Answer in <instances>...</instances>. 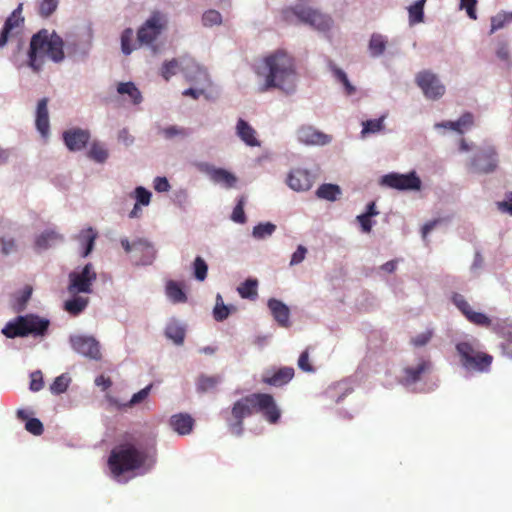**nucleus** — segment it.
Instances as JSON below:
<instances>
[{
  "instance_id": "nucleus-1",
  "label": "nucleus",
  "mask_w": 512,
  "mask_h": 512,
  "mask_svg": "<svg viewBox=\"0 0 512 512\" xmlns=\"http://www.w3.org/2000/svg\"><path fill=\"white\" fill-rule=\"evenodd\" d=\"M263 66L257 71L259 76L265 77V83L260 87V92L271 88H278L285 92H291L295 88V67L290 55L283 51H276L263 60Z\"/></svg>"
},
{
  "instance_id": "nucleus-2",
  "label": "nucleus",
  "mask_w": 512,
  "mask_h": 512,
  "mask_svg": "<svg viewBox=\"0 0 512 512\" xmlns=\"http://www.w3.org/2000/svg\"><path fill=\"white\" fill-rule=\"evenodd\" d=\"M283 22L289 25L303 24L318 31H328L332 27V19L310 4V0H298L291 6L280 11Z\"/></svg>"
},
{
  "instance_id": "nucleus-3",
  "label": "nucleus",
  "mask_w": 512,
  "mask_h": 512,
  "mask_svg": "<svg viewBox=\"0 0 512 512\" xmlns=\"http://www.w3.org/2000/svg\"><path fill=\"white\" fill-rule=\"evenodd\" d=\"M64 42L55 32L49 33L42 29L32 36L29 49V65L38 71L42 65V58L47 56L54 62L64 59Z\"/></svg>"
},
{
  "instance_id": "nucleus-4",
  "label": "nucleus",
  "mask_w": 512,
  "mask_h": 512,
  "mask_svg": "<svg viewBox=\"0 0 512 512\" xmlns=\"http://www.w3.org/2000/svg\"><path fill=\"white\" fill-rule=\"evenodd\" d=\"M146 451L138 449L131 443H123L115 446L109 455L108 466L115 478L126 472H131L143 467L147 461Z\"/></svg>"
},
{
  "instance_id": "nucleus-5",
  "label": "nucleus",
  "mask_w": 512,
  "mask_h": 512,
  "mask_svg": "<svg viewBox=\"0 0 512 512\" xmlns=\"http://www.w3.org/2000/svg\"><path fill=\"white\" fill-rule=\"evenodd\" d=\"M461 366L470 373H487L491 369L493 356L482 351L476 341H461L456 344Z\"/></svg>"
},
{
  "instance_id": "nucleus-6",
  "label": "nucleus",
  "mask_w": 512,
  "mask_h": 512,
  "mask_svg": "<svg viewBox=\"0 0 512 512\" xmlns=\"http://www.w3.org/2000/svg\"><path fill=\"white\" fill-rule=\"evenodd\" d=\"M50 322L35 314L17 316L9 321L2 329L3 335L13 339L16 337H43L49 328Z\"/></svg>"
},
{
  "instance_id": "nucleus-7",
  "label": "nucleus",
  "mask_w": 512,
  "mask_h": 512,
  "mask_svg": "<svg viewBox=\"0 0 512 512\" xmlns=\"http://www.w3.org/2000/svg\"><path fill=\"white\" fill-rule=\"evenodd\" d=\"M167 15L161 11H152L148 19L137 31V42L140 45H150L167 29Z\"/></svg>"
},
{
  "instance_id": "nucleus-8",
  "label": "nucleus",
  "mask_w": 512,
  "mask_h": 512,
  "mask_svg": "<svg viewBox=\"0 0 512 512\" xmlns=\"http://www.w3.org/2000/svg\"><path fill=\"white\" fill-rule=\"evenodd\" d=\"M69 285L67 290L72 295L78 293L90 294L92 285L97 279V274L91 263L86 264L80 272L73 271L69 274Z\"/></svg>"
},
{
  "instance_id": "nucleus-9",
  "label": "nucleus",
  "mask_w": 512,
  "mask_h": 512,
  "mask_svg": "<svg viewBox=\"0 0 512 512\" xmlns=\"http://www.w3.org/2000/svg\"><path fill=\"white\" fill-rule=\"evenodd\" d=\"M252 399L254 413H261L264 419L271 424H276L279 421L281 411L271 394L252 393Z\"/></svg>"
},
{
  "instance_id": "nucleus-10",
  "label": "nucleus",
  "mask_w": 512,
  "mask_h": 512,
  "mask_svg": "<svg viewBox=\"0 0 512 512\" xmlns=\"http://www.w3.org/2000/svg\"><path fill=\"white\" fill-rule=\"evenodd\" d=\"M252 400V394H250L237 400L233 404L231 409L233 422L228 424L232 434L236 436H240L242 434L244 418L251 416L254 413Z\"/></svg>"
},
{
  "instance_id": "nucleus-11",
  "label": "nucleus",
  "mask_w": 512,
  "mask_h": 512,
  "mask_svg": "<svg viewBox=\"0 0 512 512\" xmlns=\"http://www.w3.org/2000/svg\"><path fill=\"white\" fill-rule=\"evenodd\" d=\"M380 185L396 190H419L421 180L415 171L408 174L389 173L381 177Z\"/></svg>"
},
{
  "instance_id": "nucleus-12",
  "label": "nucleus",
  "mask_w": 512,
  "mask_h": 512,
  "mask_svg": "<svg viewBox=\"0 0 512 512\" xmlns=\"http://www.w3.org/2000/svg\"><path fill=\"white\" fill-rule=\"evenodd\" d=\"M415 82L428 99H439L445 93V86L440 82L437 75L429 70L417 73Z\"/></svg>"
},
{
  "instance_id": "nucleus-13",
  "label": "nucleus",
  "mask_w": 512,
  "mask_h": 512,
  "mask_svg": "<svg viewBox=\"0 0 512 512\" xmlns=\"http://www.w3.org/2000/svg\"><path fill=\"white\" fill-rule=\"evenodd\" d=\"M497 163V154L494 149L490 148L474 155L470 163V169L473 173L488 174L495 171Z\"/></svg>"
},
{
  "instance_id": "nucleus-14",
  "label": "nucleus",
  "mask_w": 512,
  "mask_h": 512,
  "mask_svg": "<svg viewBox=\"0 0 512 512\" xmlns=\"http://www.w3.org/2000/svg\"><path fill=\"white\" fill-rule=\"evenodd\" d=\"M70 343L72 348L83 356L94 360L101 358L99 342L93 337L73 336L70 338Z\"/></svg>"
},
{
  "instance_id": "nucleus-15",
  "label": "nucleus",
  "mask_w": 512,
  "mask_h": 512,
  "mask_svg": "<svg viewBox=\"0 0 512 512\" xmlns=\"http://www.w3.org/2000/svg\"><path fill=\"white\" fill-rule=\"evenodd\" d=\"M23 4L20 3L18 7L6 19L2 30L0 31V48H3L10 36L16 35L24 24V17L22 14Z\"/></svg>"
},
{
  "instance_id": "nucleus-16",
  "label": "nucleus",
  "mask_w": 512,
  "mask_h": 512,
  "mask_svg": "<svg viewBox=\"0 0 512 512\" xmlns=\"http://www.w3.org/2000/svg\"><path fill=\"white\" fill-rule=\"evenodd\" d=\"M91 138L90 131L81 128H71L63 132V141L70 151L84 149Z\"/></svg>"
},
{
  "instance_id": "nucleus-17",
  "label": "nucleus",
  "mask_w": 512,
  "mask_h": 512,
  "mask_svg": "<svg viewBox=\"0 0 512 512\" xmlns=\"http://www.w3.org/2000/svg\"><path fill=\"white\" fill-rule=\"evenodd\" d=\"M198 167L206 172L214 183L221 184L227 189L233 188L237 182L236 176L226 169L216 168L207 163H200Z\"/></svg>"
},
{
  "instance_id": "nucleus-18",
  "label": "nucleus",
  "mask_w": 512,
  "mask_h": 512,
  "mask_svg": "<svg viewBox=\"0 0 512 512\" xmlns=\"http://www.w3.org/2000/svg\"><path fill=\"white\" fill-rule=\"evenodd\" d=\"M286 182L295 191H307L312 187L314 177L308 170L296 168L290 171Z\"/></svg>"
},
{
  "instance_id": "nucleus-19",
  "label": "nucleus",
  "mask_w": 512,
  "mask_h": 512,
  "mask_svg": "<svg viewBox=\"0 0 512 512\" xmlns=\"http://www.w3.org/2000/svg\"><path fill=\"white\" fill-rule=\"evenodd\" d=\"M294 373L292 367H281L271 374L269 372L265 373L262 382L270 386L282 387L293 379Z\"/></svg>"
},
{
  "instance_id": "nucleus-20",
  "label": "nucleus",
  "mask_w": 512,
  "mask_h": 512,
  "mask_svg": "<svg viewBox=\"0 0 512 512\" xmlns=\"http://www.w3.org/2000/svg\"><path fill=\"white\" fill-rule=\"evenodd\" d=\"M297 136L300 142L308 145H325L330 142V137L322 132L317 131L311 126H303Z\"/></svg>"
},
{
  "instance_id": "nucleus-21",
  "label": "nucleus",
  "mask_w": 512,
  "mask_h": 512,
  "mask_svg": "<svg viewBox=\"0 0 512 512\" xmlns=\"http://www.w3.org/2000/svg\"><path fill=\"white\" fill-rule=\"evenodd\" d=\"M268 308L271 311V314L275 321L281 327H289L290 326V310L286 304L282 301L271 298L268 300Z\"/></svg>"
},
{
  "instance_id": "nucleus-22",
  "label": "nucleus",
  "mask_w": 512,
  "mask_h": 512,
  "mask_svg": "<svg viewBox=\"0 0 512 512\" xmlns=\"http://www.w3.org/2000/svg\"><path fill=\"white\" fill-rule=\"evenodd\" d=\"M431 368L429 360L420 359L416 367H406L403 370L402 382L406 385H411L421 380L422 375L428 372Z\"/></svg>"
},
{
  "instance_id": "nucleus-23",
  "label": "nucleus",
  "mask_w": 512,
  "mask_h": 512,
  "mask_svg": "<svg viewBox=\"0 0 512 512\" xmlns=\"http://www.w3.org/2000/svg\"><path fill=\"white\" fill-rule=\"evenodd\" d=\"M48 99L42 98L38 101L36 108V119L35 124L37 130L43 137H46L49 133V114H48Z\"/></svg>"
},
{
  "instance_id": "nucleus-24",
  "label": "nucleus",
  "mask_w": 512,
  "mask_h": 512,
  "mask_svg": "<svg viewBox=\"0 0 512 512\" xmlns=\"http://www.w3.org/2000/svg\"><path fill=\"white\" fill-rule=\"evenodd\" d=\"M170 425L180 435L190 434L194 427V419L187 413L175 414L170 418Z\"/></svg>"
},
{
  "instance_id": "nucleus-25",
  "label": "nucleus",
  "mask_w": 512,
  "mask_h": 512,
  "mask_svg": "<svg viewBox=\"0 0 512 512\" xmlns=\"http://www.w3.org/2000/svg\"><path fill=\"white\" fill-rule=\"evenodd\" d=\"M474 125V117L472 113L466 112L464 113L457 121H446L440 124H437V127L448 128L454 130L460 134H463L464 131L470 129Z\"/></svg>"
},
{
  "instance_id": "nucleus-26",
  "label": "nucleus",
  "mask_w": 512,
  "mask_h": 512,
  "mask_svg": "<svg viewBox=\"0 0 512 512\" xmlns=\"http://www.w3.org/2000/svg\"><path fill=\"white\" fill-rule=\"evenodd\" d=\"M237 135L248 146H259L256 131L243 119H239L236 126Z\"/></svg>"
},
{
  "instance_id": "nucleus-27",
  "label": "nucleus",
  "mask_w": 512,
  "mask_h": 512,
  "mask_svg": "<svg viewBox=\"0 0 512 512\" xmlns=\"http://www.w3.org/2000/svg\"><path fill=\"white\" fill-rule=\"evenodd\" d=\"M96 238L97 232L92 227L81 230L77 235V240L79 241L80 246L83 248V257H87L91 253L94 248Z\"/></svg>"
},
{
  "instance_id": "nucleus-28",
  "label": "nucleus",
  "mask_w": 512,
  "mask_h": 512,
  "mask_svg": "<svg viewBox=\"0 0 512 512\" xmlns=\"http://www.w3.org/2000/svg\"><path fill=\"white\" fill-rule=\"evenodd\" d=\"M165 336L176 345H181L185 338V328L176 320H171L165 328Z\"/></svg>"
},
{
  "instance_id": "nucleus-29",
  "label": "nucleus",
  "mask_w": 512,
  "mask_h": 512,
  "mask_svg": "<svg viewBox=\"0 0 512 512\" xmlns=\"http://www.w3.org/2000/svg\"><path fill=\"white\" fill-rule=\"evenodd\" d=\"M63 237L59 233H57L54 230H47L41 233L36 241L35 245L38 249L45 250L51 247L53 244H55L58 241H62Z\"/></svg>"
},
{
  "instance_id": "nucleus-30",
  "label": "nucleus",
  "mask_w": 512,
  "mask_h": 512,
  "mask_svg": "<svg viewBox=\"0 0 512 512\" xmlns=\"http://www.w3.org/2000/svg\"><path fill=\"white\" fill-rule=\"evenodd\" d=\"M166 295L173 303H185L187 301V296L181 285L174 280H169L166 283Z\"/></svg>"
},
{
  "instance_id": "nucleus-31",
  "label": "nucleus",
  "mask_w": 512,
  "mask_h": 512,
  "mask_svg": "<svg viewBox=\"0 0 512 512\" xmlns=\"http://www.w3.org/2000/svg\"><path fill=\"white\" fill-rule=\"evenodd\" d=\"M220 382L219 375H200L196 382L197 390L201 393L214 391Z\"/></svg>"
},
{
  "instance_id": "nucleus-32",
  "label": "nucleus",
  "mask_w": 512,
  "mask_h": 512,
  "mask_svg": "<svg viewBox=\"0 0 512 512\" xmlns=\"http://www.w3.org/2000/svg\"><path fill=\"white\" fill-rule=\"evenodd\" d=\"M89 303L88 298L82 296H74L72 299L64 303V309L73 316L79 315L85 310Z\"/></svg>"
},
{
  "instance_id": "nucleus-33",
  "label": "nucleus",
  "mask_w": 512,
  "mask_h": 512,
  "mask_svg": "<svg viewBox=\"0 0 512 512\" xmlns=\"http://www.w3.org/2000/svg\"><path fill=\"white\" fill-rule=\"evenodd\" d=\"M87 155L91 160L97 163H104L109 157V152L104 146V144L98 141H94L91 144Z\"/></svg>"
},
{
  "instance_id": "nucleus-34",
  "label": "nucleus",
  "mask_w": 512,
  "mask_h": 512,
  "mask_svg": "<svg viewBox=\"0 0 512 512\" xmlns=\"http://www.w3.org/2000/svg\"><path fill=\"white\" fill-rule=\"evenodd\" d=\"M341 194V189L336 184H322L316 191V195L320 199L335 201Z\"/></svg>"
},
{
  "instance_id": "nucleus-35",
  "label": "nucleus",
  "mask_w": 512,
  "mask_h": 512,
  "mask_svg": "<svg viewBox=\"0 0 512 512\" xmlns=\"http://www.w3.org/2000/svg\"><path fill=\"white\" fill-rule=\"evenodd\" d=\"M133 252H141L146 257L145 260L141 259V262L144 264L150 263L151 260L154 258V248L153 246L144 239H138L133 241Z\"/></svg>"
},
{
  "instance_id": "nucleus-36",
  "label": "nucleus",
  "mask_w": 512,
  "mask_h": 512,
  "mask_svg": "<svg viewBox=\"0 0 512 512\" xmlns=\"http://www.w3.org/2000/svg\"><path fill=\"white\" fill-rule=\"evenodd\" d=\"M117 92L122 95L127 94L134 104H139L142 101V95L133 82L119 83Z\"/></svg>"
},
{
  "instance_id": "nucleus-37",
  "label": "nucleus",
  "mask_w": 512,
  "mask_h": 512,
  "mask_svg": "<svg viewBox=\"0 0 512 512\" xmlns=\"http://www.w3.org/2000/svg\"><path fill=\"white\" fill-rule=\"evenodd\" d=\"M387 40L381 34H372L369 41V51L373 57L382 55L386 49Z\"/></svg>"
},
{
  "instance_id": "nucleus-38",
  "label": "nucleus",
  "mask_w": 512,
  "mask_h": 512,
  "mask_svg": "<svg viewBox=\"0 0 512 512\" xmlns=\"http://www.w3.org/2000/svg\"><path fill=\"white\" fill-rule=\"evenodd\" d=\"M426 0H418L408 8L409 22L411 25L421 23L424 20V5Z\"/></svg>"
},
{
  "instance_id": "nucleus-39",
  "label": "nucleus",
  "mask_w": 512,
  "mask_h": 512,
  "mask_svg": "<svg viewBox=\"0 0 512 512\" xmlns=\"http://www.w3.org/2000/svg\"><path fill=\"white\" fill-rule=\"evenodd\" d=\"M257 286L256 279H247L237 288V291L242 298L253 299L257 296Z\"/></svg>"
},
{
  "instance_id": "nucleus-40",
  "label": "nucleus",
  "mask_w": 512,
  "mask_h": 512,
  "mask_svg": "<svg viewBox=\"0 0 512 512\" xmlns=\"http://www.w3.org/2000/svg\"><path fill=\"white\" fill-rule=\"evenodd\" d=\"M230 308L224 304L223 298L220 294L216 296V303L213 309V317L216 321H223L228 318Z\"/></svg>"
},
{
  "instance_id": "nucleus-41",
  "label": "nucleus",
  "mask_w": 512,
  "mask_h": 512,
  "mask_svg": "<svg viewBox=\"0 0 512 512\" xmlns=\"http://www.w3.org/2000/svg\"><path fill=\"white\" fill-rule=\"evenodd\" d=\"M59 0H39L38 14L43 18H48L57 9Z\"/></svg>"
},
{
  "instance_id": "nucleus-42",
  "label": "nucleus",
  "mask_w": 512,
  "mask_h": 512,
  "mask_svg": "<svg viewBox=\"0 0 512 512\" xmlns=\"http://www.w3.org/2000/svg\"><path fill=\"white\" fill-rule=\"evenodd\" d=\"M134 32L131 28H126L121 34V50L125 55H129L135 49L133 45Z\"/></svg>"
},
{
  "instance_id": "nucleus-43",
  "label": "nucleus",
  "mask_w": 512,
  "mask_h": 512,
  "mask_svg": "<svg viewBox=\"0 0 512 512\" xmlns=\"http://www.w3.org/2000/svg\"><path fill=\"white\" fill-rule=\"evenodd\" d=\"M276 230V226L270 222L260 223L253 228V236L257 239H264Z\"/></svg>"
},
{
  "instance_id": "nucleus-44",
  "label": "nucleus",
  "mask_w": 512,
  "mask_h": 512,
  "mask_svg": "<svg viewBox=\"0 0 512 512\" xmlns=\"http://www.w3.org/2000/svg\"><path fill=\"white\" fill-rule=\"evenodd\" d=\"M194 276L198 281H204L207 277L208 266L203 258L197 256L193 263Z\"/></svg>"
},
{
  "instance_id": "nucleus-45",
  "label": "nucleus",
  "mask_w": 512,
  "mask_h": 512,
  "mask_svg": "<svg viewBox=\"0 0 512 512\" xmlns=\"http://www.w3.org/2000/svg\"><path fill=\"white\" fill-rule=\"evenodd\" d=\"M244 205H245V197L241 196L238 199L237 204L234 207L232 215H231V219L234 222L240 223V224H243V223L246 222V216H245V212H244Z\"/></svg>"
},
{
  "instance_id": "nucleus-46",
  "label": "nucleus",
  "mask_w": 512,
  "mask_h": 512,
  "mask_svg": "<svg viewBox=\"0 0 512 512\" xmlns=\"http://www.w3.org/2000/svg\"><path fill=\"white\" fill-rule=\"evenodd\" d=\"M383 117L363 122L362 135L377 133L383 129Z\"/></svg>"
},
{
  "instance_id": "nucleus-47",
  "label": "nucleus",
  "mask_w": 512,
  "mask_h": 512,
  "mask_svg": "<svg viewBox=\"0 0 512 512\" xmlns=\"http://www.w3.org/2000/svg\"><path fill=\"white\" fill-rule=\"evenodd\" d=\"M334 74L338 81L344 86L345 93L348 96H351L355 93V87L350 83L346 73L340 68L334 69Z\"/></svg>"
},
{
  "instance_id": "nucleus-48",
  "label": "nucleus",
  "mask_w": 512,
  "mask_h": 512,
  "mask_svg": "<svg viewBox=\"0 0 512 512\" xmlns=\"http://www.w3.org/2000/svg\"><path fill=\"white\" fill-rule=\"evenodd\" d=\"M68 385L69 379L64 375H60L55 378V380L50 386V390L53 394H61L67 390Z\"/></svg>"
},
{
  "instance_id": "nucleus-49",
  "label": "nucleus",
  "mask_w": 512,
  "mask_h": 512,
  "mask_svg": "<svg viewBox=\"0 0 512 512\" xmlns=\"http://www.w3.org/2000/svg\"><path fill=\"white\" fill-rule=\"evenodd\" d=\"M222 21L221 14L216 10H208L202 16V22L204 26L211 27L213 25H219Z\"/></svg>"
},
{
  "instance_id": "nucleus-50",
  "label": "nucleus",
  "mask_w": 512,
  "mask_h": 512,
  "mask_svg": "<svg viewBox=\"0 0 512 512\" xmlns=\"http://www.w3.org/2000/svg\"><path fill=\"white\" fill-rule=\"evenodd\" d=\"M179 68V62L176 59H172L163 64L161 68V75L165 80H169L173 75L176 74L177 69Z\"/></svg>"
},
{
  "instance_id": "nucleus-51",
  "label": "nucleus",
  "mask_w": 512,
  "mask_h": 512,
  "mask_svg": "<svg viewBox=\"0 0 512 512\" xmlns=\"http://www.w3.org/2000/svg\"><path fill=\"white\" fill-rule=\"evenodd\" d=\"M453 303L456 305V307L466 316L471 313L472 308L469 305V303L466 301L463 295L459 293H455L452 297Z\"/></svg>"
},
{
  "instance_id": "nucleus-52",
  "label": "nucleus",
  "mask_w": 512,
  "mask_h": 512,
  "mask_svg": "<svg viewBox=\"0 0 512 512\" xmlns=\"http://www.w3.org/2000/svg\"><path fill=\"white\" fill-rule=\"evenodd\" d=\"M25 429L35 436L43 433L44 427L42 422L37 418H30L26 421Z\"/></svg>"
},
{
  "instance_id": "nucleus-53",
  "label": "nucleus",
  "mask_w": 512,
  "mask_h": 512,
  "mask_svg": "<svg viewBox=\"0 0 512 512\" xmlns=\"http://www.w3.org/2000/svg\"><path fill=\"white\" fill-rule=\"evenodd\" d=\"M162 135L166 139H172L176 136H187L188 132L185 128L178 127V126H169L161 130Z\"/></svg>"
},
{
  "instance_id": "nucleus-54",
  "label": "nucleus",
  "mask_w": 512,
  "mask_h": 512,
  "mask_svg": "<svg viewBox=\"0 0 512 512\" xmlns=\"http://www.w3.org/2000/svg\"><path fill=\"white\" fill-rule=\"evenodd\" d=\"M467 319L479 326L488 327L491 324V320L483 313L471 311V313L468 315Z\"/></svg>"
},
{
  "instance_id": "nucleus-55",
  "label": "nucleus",
  "mask_w": 512,
  "mask_h": 512,
  "mask_svg": "<svg viewBox=\"0 0 512 512\" xmlns=\"http://www.w3.org/2000/svg\"><path fill=\"white\" fill-rule=\"evenodd\" d=\"M433 330L428 329L425 332L413 337L411 339V344L415 347L425 346L432 338Z\"/></svg>"
},
{
  "instance_id": "nucleus-56",
  "label": "nucleus",
  "mask_w": 512,
  "mask_h": 512,
  "mask_svg": "<svg viewBox=\"0 0 512 512\" xmlns=\"http://www.w3.org/2000/svg\"><path fill=\"white\" fill-rule=\"evenodd\" d=\"M135 198L137 200L136 203L147 206L151 200V192L139 186L135 189Z\"/></svg>"
},
{
  "instance_id": "nucleus-57",
  "label": "nucleus",
  "mask_w": 512,
  "mask_h": 512,
  "mask_svg": "<svg viewBox=\"0 0 512 512\" xmlns=\"http://www.w3.org/2000/svg\"><path fill=\"white\" fill-rule=\"evenodd\" d=\"M298 367L304 372H314V368L310 363L309 349H305L299 356Z\"/></svg>"
},
{
  "instance_id": "nucleus-58",
  "label": "nucleus",
  "mask_w": 512,
  "mask_h": 512,
  "mask_svg": "<svg viewBox=\"0 0 512 512\" xmlns=\"http://www.w3.org/2000/svg\"><path fill=\"white\" fill-rule=\"evenodd\" d=\"M193 66L195 68L196 76L193 77L189 73H187L186 77H187L188 81L197 82V79H199V83H202V84L207 83L209 81V79H208V74H207L206 70H204L203 68L199 67L196 64H193Z\"/></svg>"
},
{
  "instance_id": "nucleus-59",
  "label": "nucleus",
  "mask_w": 512,
  "mask_h": 512,
  "mask_svg": "<svg viewBox=\"0 0 512 512\" xmlns=\"http://www.w3.org/2000/svg\"><path fill=\"white\" fill-rule=\"evenodd\" d=\"M152 386H153V384H149L145 388H143L140 391H138L137 393H135L129 402V406H133L135 404H138V403H141L142 401H144L148 397V395L152 389Z\"/></svg>"
},
{
  "instance_id": "nucleus-60",
  "label": "nucleus",
  "mask_w": 512,
  "mask_h": 512,
  "mask_svg": "<svg viewBox=\"0 0 512 512\" xmlns=\"http://www.w3.org/2000/svg\"><path fill=\"white\" fill-rule=\"evenodd\" d=\"M476 4L477 0H460V8L465 9L467 15L473 20L477 19Z\"/></svg>"
},
{
  "instance_id": "nucleus-61",
  "label": "nucleus",
  "mask_w": 512,
  "mask_h": 512,
  "mask_svg": "<svg viewBox=\"0 0 512 512\" xmlns=\"http://www.w3.org/2000/svg\"><path fill=\"white\" fill-rule=\"evenodd\" d=\"M44 386L41 371H35L31 374L30 389L34 392L40 391Z\"/></svg>"
},
{
  "instance_id": "nucleus-62",
  "label": "nucleus",
  "mask_w": 512,
  "mask_h": 512,
  "mask_svg": "<svg viewBox=\"0 0 512 512\" xmlns=\"http://www.w3.org/2000/svg\"><path fill=\"white\" fill-rule=\"evenodd\" d=\"M306 253L307 249L304 246L299 245L296 251L292 254L290 265L293 266L301 263L305 259Z\"/></svg>"
},
{
  "instance_id": "nucleus-63",
  "label": "nucleus",
  "mask_w": 512,
  "mask_h": 512,
  "mask_svg": "<svg viewBox=\"0 0 512 512\" xmlns=\"http://www.w3.org/2000/svg\"><path fill=\"white\" fill-rule=\"evenodd\" d=\"M153 186L157 192H167L171 188L166 177H156L154 179Z\"/></svg>"
},
{
  "instance_id": "nucleus-64",
  "label": "nucleus",
  "mask_w": 512,
  "mask_h": 512,
  "mask_svg": "<svg viewBox=\"0 0 512 512\" xmlns=\"http://www.w3.org/2000/svg\"><path fill=\"white\" fill-rule=\"evenodd\" d=\"M357 221L359 222L361 229L365 233H370L373 227V221L371 217L361 214L357 216Z\"/></svg>"
}]
</instances>
